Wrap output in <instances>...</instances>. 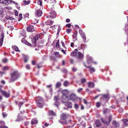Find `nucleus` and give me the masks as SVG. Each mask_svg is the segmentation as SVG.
Wrapping results in <instances>:
<instances>
[{"instance_id": "60", "label": "nucleus", "mask_w": 128, "mask_h": 128, "mask_svg": "<svg viewBox=\"0 0 128 128\" xmlns=\"http://www.w3.org/2000/svg\"><path fill=\"white\" fill-rule=\"evenodd\" d=\"M8 27L9 28H10V30H12L14 29L13 27L12 26H8Z\"/></svg>"}, {"instance_id": "44", "label": "nucleus", "mask_w": 128, "mask_h": 128, "mask_svg": "<svg viewBox=\"0 0 128 128\" xmlns=\"http://www.w3.org/2000/svg\"><path fill=\"white\" fill-rule=\"evenodd\" d=\"M82 88H80L78 89L77 90V92H80L81 91L83 90Z\"/></svg>"}, {"instance_id": "42", "label": "nucleus", "mask_w": 128, "mask_h": 128, "mask_svg": "<svg viewBox=\"0 0 128 128\" xmlns=\"http://www.w3.org/2000/svg\"><path fill=\"white\" fill-rule=\"evenodd\" d=\"M24 103L23 102H20V103H19V105H18V106H19V107L20 108L21 106L23 104H24Z\"/></svg>"}, {"instance_id": "63", "label": "nucleus", "mask_w": 128, "mask_h": 128, "mask_svg": "<svg viewBox=\"0 0 128 128\" xmlns=\"http://www.w3.org/2000/svg\"><path fill=\"white\" fill-rule=\"evenodd\" d=\"M70 21V20L69 19H67L66 20V22H69Z\"/></svg>"}, {"instance_id": "17", "label": "nucleus", "mask_w": 128, "mask_h": 128, "mask_svg": "<svg viewBox=\"0 0 128 128\" xmlns=\"http://www.w3.org/2000/svg\"><path fill=\"white\" fill-rule=\"evenodd\" d=\"M88 86L89 87L92 88H93L94 86V83L92 82H89L88 83Z\"/></svg>"}, {"instance_id": "48", "label": "nucleus", "mask_w": 128, "mask_h": 128, "mask_svg": "<svg viewBox=\"0 0 128 128\" xmlns=\"http://www.w3.org/2000/svg\"><path fill=\"white\" fill-rule=\"evenodd\" d=\"M26 68L28 70H30V66L29 64H27L26 66Z\"/></svg>"}, {"instance_id": "6", "label": "nucleus", "mask_w": 128, "mask_h": 128, "mask_svg": "<svg viewBox=\"0 0 128 128\" xmlns=\"http://www.w3.org/2000/svg\"><path fill=\"white\" fill-rule=\"evenodd\" d=\"M59 99L58 96H56L54 97V100H55L54 104L57 107H58L60 104L59 102L58 101Z\"/></svg>"}, {"instance_id": "12", "label": "nucleus", "mask_w": 128, "mask_h": 128, "mask_svg": "<svg viewBox=\"0 0 128 128\" xmlns=\"http://www.w3.org/2000/svg\"><path fill=\"white\" fill-rule=\"evenodd\" d=\"M34 27L32 26H30L27 28V31L28 32H32L34 30Z\"/></svg>"}, {"instance_id": "53", "label": "nucleus", "mask_w": 128, "mask_h": 128, "mask_svg": "<svg viewBox=\"0 0 128 128\" xmlns=\"http://www.w3.org/2000/svg\"><path fill=\"white\" fill-rule=\"evenodd\" d=\"M66 26L67 27L69 28H70V26H71V24H66Z\"/></svg>"}, {"instance_id": "47", "label": "nucleus", "mask_w": 128, "mask_h": 128, "mask_svg": "<svg viewBox=\"0 0 128 128\" xmlns=\"http://www.w3.org/2000/svg\"><path fill=\"white\" fill-rule=\"evenodd\" d=\"M79 33L81 35L83 34H84V32H83L81 30H79Z\"/></svg>"}, {"instance_id": "10", "label": "nucleus", "mask_w": 128, "mask_h": 128, "mask_svg": "<svg viewBox=\"0 0 128 128\" xmlns=\"http://www.w3.org/2000/svg\"><path fill=\"white\" fill-rule=\"evenodd\" d=\"M76 95L74 93L72 94L70 96L69 99L72 100H76ZM69 99H68V100Z\"/></svg>"}, {"instance_id": "2", "label": "nucleus", "mask_w": 128, "mask_h": 128, "mask_svg": "<svg viewBox=\"0 0 128 128\" xmlns=\"http://www.w3.org/2000/svg\"><path fill=\"white\" fill-rule=\"evenodd\" d=\"M68 116V115L65 113H63L61 115V119L60 120V122L62 124H68V122H66V119Z\"/></svg>"}, {"instance_id": "57", "label": "nucleus", "mask_w": 128, "mask_h": 128, "mask_svg": "<svg viewBox=\"0 0 128 128\" xmlns=\"http://www.w3.org/2000/svg\"><path fill=\"white\" fill-rule=\"evenodd\" d=\"M52 86V84H51L48 85L46 86V87L47 88H51Z\"/></svg>"}, {"instance_id": "34", "label": "nucleus", "mask_w": 128, "mask_h": 128, "mask_svg": "<svg viewBox=\"0 0 128 128\" xmlns=\"http://www.w3.org/2000/svg\"><path fill=\"white\" fill-rule=\"evenodd\" d=\"M8 0L9 1V3H12L16 5H17L18 4V3L17 2H16L12 0Z\"/></svg>"}, {"instance_id": "11", "label": "nucleus", "mask_w": 128, "mask_h": 128, "mask_svg": "<svg viewBox=\"0 0 128 128\" xmlns=\"http://www.w3.org/2000/svg\"><path fill=\"white\" fill-rule=\"evenodd\" d=\"M65 105L66 107L70 108H71L72 106V103L69 102H65Z\"/></svg>"}, {"instance_id": "21", "label": "nucleus", "mask_w": 128, "mask_h": 128, "mask_svg": "<svg viewBox=\"0 0 128 128\" xmlns=\"http://www.w3.org/2000/svg\"><path fill=\"white\" fill-rule=\"evenodd\" d=\"M37 102H38L39 101L40 102L43 103V99L40 96H38L37 97Z\"/></svg>"}, {"instance_id": "16", "label": "nucleus", "mask_w": 128, "mask_h": 128, "mask_svg": "<svg viewBox=\"0 0 128 128\" xmlns=\"http://www.w3.org/2000/svg\"><path fill=\"white\" fill-rule=\"evenodd\" d=\"M95 124L97 127H99L101 125V124L100 121L98 120H97L95 122Z\"/></svg>"}, {"instance_id": "36", "label": "nucleus", "mask_w": 128, "mask_h": 128, "mask_svg": "<svg viewBox=\"0 0 128 128\" xmlns=\"http://www.w3.org/2000/svg\"><path fill=\"white\" fill-rule=\"evenodd\" d=\"M101 104L99 102H97L96 103V106L97 107H99L100 105Z\"/></svg>"}, {"instance_id": "28", "label": "nucleus", "mask_w": 128, "mask_h": 128, "mask_svg": "<svg viewBox=\"0 0 128 128\" xmlns=\"http://www.w3.org/2000/svg\"><path fill=\"white\" fill-rule=\"evenodd\" d=\"M38 4L40 5V6H42V0H38Z\"/></svg>"}, {"instance_id": "3", "label": "nucleus", "mask_w": 128, "mask_h": 128, "mask_svg": "<svg viewBox=\"0 0 128 128\" xmlns=\"http://www.w3.org/2000/svg\"><path fill=\"white\" fill-rule=\"evenodd\" d=\"M87 58L88 64H90L92 63H93L95 64H97V62L94 61L92 58L88 54L87 55Z\"/></svg>"}, {"instance_id": "22", "label": "nucleus", "mask_w": 128, "mask_h": 128, "mask_svg": "<svg viewBox=\"0 0 128 128\" xmlns=\"http://www.w3.org/2000/svg\"><path fill=\"white\" fill-rule=\"evenodd\" d=\"M12 49L16 51V52L19 51L20 52V50H18V47L16 46H12Z\"/></svg>"}, {"instance_id": "61", "label": "nucleus", "mask_w": 128, "mask_h": 128, "mask_svg": "<svg viewBox=\"0 0 128 128\" xmlns=\"http://www.w3.org/2000/svg\"><path fill=\"white\" fill-rule=\"evenodd\" d=\"M70 31V29H67L66 30V31L69 34Z\"/></svg>"}, {"instance_id": "8", "label": "nucleus", "mask_w": 128, "mask_h": 128, "mask_svg": "<svg viewBox=\"0 0 128 128\" xmlns=\"http://www.w3.org/2000/svg\"><path fill=\"white\" fill-rule=\"evenodd\" d=\"M56 15V12L54 11L51 12H50V18H55Z\"/></svg>"}, {"instance_id": "43", "label": "nucleus", "mask_w": 128, "mask_h": 128, "mask_svg": "<svg viewBox=\"0 0 128 128\" xmlns=\"http://www.w3.org/2000/svg\"><path fill=\"white\" fill-rule=\"evenodd\" d=\"M35 21L32 22V23L34 24H36V23H38V20H35Z\"/></svg>"}, {"instance_id": "64", "label": "nucleus", "mask_w": 128, "mask_h": 128, "mask_svg": "<svg viewBox=\"0 0 128 128\" xmlns=\"http://www.w3.org/2000/svg\"><path fill=\"white\" fill-rule=\"evenodd\" d=\"M15 14L16 16H18V12L17 10H16L15 12Z\"/></svg>"}, {"instance_id": "50", "label": "nucleus", "mask_w": 128, "mask_h": 128, "mask_svg": "<svg viewBox=\"0 0 128 128\" xmlns=\"http://www.w3.org/2000/svg\"><path fill=\"white\" fill-rule=\"evenodd\" d=\"M0 124L2 125V126L5 125V123L3 121L0 122Z\"/></svg>"}, {"instance_id": "7", "label": "nucleus", "mask_w": 128, "mask_h": 128, "mask_svg": "<svg viewBox=\"0 0 128 128\" xmlns=\"http://www.w3.org/2000/svg\"><path fill=\"white\" fill-rule=\"evenodd\" d=\"M68 92L67 90H64L62 91V93L63 95V98L65 97L67 99H68V98L67 95L68 94Z\"/></svg>"}, {"instance_id": "14", "label": "nucleus", "mask_w": 128, "mask_h": 128, "mask_svg": "<svg viewBox=\"0 0 128 128\" xmlns=\"http://www.w3.org/2000/svg\"><path fill=\"white\" fill-rule=\"evenodd\" d=\"M42 14V11L40 10H37L35 12V16H36L39 17Z\"/></svg>"}, {"instance_id": "58", "label": "nucleus", "mask_w": 128, "mask_h": 128, "mask_svg": "<svg viewBox=\"0 0 128 128\" xmlns=\"http://www.w3.org/2000/svg\"><path fill=\"white\" fill-rule=\"evenodd\" d=\"M54 22V21H50V23L48 24V25L50 26L52 25V24Z\"/></svg>"}, {"instance_id": "62", "label": "nucleus", "mask_w": 128, "mask_h": 128, "mask_svg": "<svg viewBox=\"0 0 128 128\" xmlns=\"http://www.w3.org/2000/svg\"><path fill=\"white\" fill-rule=\"evenodd\" d=\"M84 102V104H86L87 103V102L86 100L84 99L83 100Z\"/></svg>"}, {"instance_id": "19", "label": "nucleus", "mask_w": 128, "mask_h": 128, "mask_svg": "<svg viewBox=\"0 0 128 128\" xmlns=\"http://www.w3.org/2000/svg\"><path fill=\"white\" fill-rule=\"evenodd\" d=\"M48 114L49 115L52 116H55L56 114L52 110H50L48 112Z\"/></svg>"}, {"instance_id": "46", "label": "nucleus", "mask_w": 128, "mask_h": 128, "mask_svg": "<svg viewBox=\"0 0 128 128\" xmlns=\"http://www.w3.org/2000/svg\"><path fill=\"white\" fill-rule=\"evenodd\" d=\"M2 114L4 117H5L7 116V114L6 113L2 112Z\"/></svg>"}, {"instance_id": "51", "label": "nucleus", "mask_w": 128, "mask_h": 128, "mask_svg": "<svg viewBox=\"0 0 128 128\" xmlns=\"http://www.w3.org/2000/svg\"><path fill=\"white\" fill-rule=\"evenodd\" d=\"M8 68L7 66H5L4 67V70H8Z\"/></svg>"}, {"instance_id": "15", "label": "nucleus", "mask_w": 128, "mask_h": 128, "mask_svg": "<svg viewBox=\"0 0 128 128\" xmlns=\"http://www.w3.org/2000/svg\"><path fill=\"white\" fill-rule=\"evenodd\" d=\"M83 54L81 53V52H79L78 53L77 58H78L81 59L83 57Z\"/></svg>"}, {"instance_id": "41", "label": "nucleus", "mask_w": 128, "mask_h": 128, "mask_svg": "<svg viewBox=\"0 0 128 128\" xmlns=\"http://www.w3.org/2000/svg\"><path fill=\"white\" fill-rule=\"evenodd\" d=\"M74 107L76 109H78V105L76 104H75L74 105Z\"/></svg>"}, {"instance_id": "5", "label": "nucleus", "mask_w": 128, "mask_h": 128, "mask_svg": "<svg viewBox=\"0 0 128 128\" xmlns=\"http://www.w3.org/2000/svg\"><path fill=\"white\" fill-rule=\"evenodd\" d=\"M112 118V116H110L108 118V122L104 121L103 118H101V120L104 124H106V125H108L110 124V123L111 120Z\"/></svg>"}, {"instance_id": "23", "label": "nucleus", "mask_w": 128, "mask_h": 128, "mask_svg": "<svg viewBox=\"0 0 128 128\" xmlns=\"http://www.w3.org/2000/svg\"><path fill=\"white\" fill-rule=\"evenodd\" d=\"M103 98H104V100H106L108 98V94H104L102 95Z\"/></svg>"}, {"instance_id": "52", "label": "nucleus", "mask_w": 128, "mask_h": 128, "mask_svg": "<svg viewBox=\"0 0 128 128\" xmlns=\"http://www.w3.org/2000/svg\"><path fill=\"white\" fill-rule=\"evenodd\" d=\"M3 9L1 8H0V14H1L3 12Z\"/></svg>"}, {"instance_id": "1", "label": "nucleus", "mask_w": 128, "mask_h": 128, "mask_svg": "<svg viewBox=\"0 0 128 128\" xmlns=\"http://www.w3.org/2000/svg\"><path fill=\"white\" fill-rule=\"evenodd\" d=\"M19 76V73L16 71H15L11 74V78L10 82L14 81L17 80Z\"/></svg>"}, {"instance_id": "13", "label": "nucleus", "mask_w": 128, "mask_h": 128, "mask_svg": "<svg viewBox=\"0 0 128 128\" xmlns=\"http://www.w3.org/2000/svg\"><path fill=\"white\" fill-rule=\"evenodd\" d=\"M84 65L86 67L89 68V71L91 74L92 73L95 71V70L94 68L91 66H86L85 64H84Z\"/></svg>"}, {"instance_id": "24", "label": "nucleus", "mask_w": 128, "mask_h": 128, "mask_svg": "<svg viewBox=\"0 0 128 128\" xmlns=\"http://www.w3.org/2000/svg\"><path fill=\"white\" fill-rule=\"evenodd\" d=\"M23 3L25 5H26L30 3V1H26L24 0L23 1Z\"/></svg>"}, {"instance_id": "59", "label": "nucleus", "mask_w": 128, "mask_h": 128, "mask_svg": "<svg viewBox=\"0 0 128 128\" xmlns=\"http://www.w3.org/2000/svg\"><path fill=\"white\" fill-rule=\"evenodd\" d=\"M0 128H8L6 126H0Z\"/></svg>"}, {"instance_id": "39", "label": "nucleus", "mask_w": 128, "mask_h": 128, "mask_svg": "<svg viewBox=\"0 0 128 128\" xmlns=\"http://www.w3.org/2000/svg\"><path fill=\"white\" fill-rule=\"evenodd\" d=\"M128 26L127 25L125 24V32H128Z\"/></svg>"}, {"instance_id": "37", "label": "nucleus", "mask_w": 128, "mask_h": 128, "mask_svg": "<svg viewBox=\"0 0 128 128\" xmlns=\"http://www.w3.org/2000/svg\"><path fill=\"white\" fill-rule=\"evenodd\" d=\"M6 19L7 20H12L14 19V18H13L10 17H8L6 18Z\"/></svg>"}, {"instance_id": "49", "label": "nucleus", "mask_w": 128, "mask_h": 128, "mask_svg": "<svg viewBox=\"0 0 128 128\" xmlns=\"http://www.w3.org/2000/svg\"><path fill=\"white\" fill-rule=\"evenodd\" d=\"M7 61V59L6 58H4L2 60V62L4 63L6 62Z\"/></svg>"}, {"instance_id": "38", "label": "nucleus", "mask_w": 128, "mask_h": 128, "mask_svg": "<svg viewBox=\"0 0 128 128\" xmlns=\"http://www.w3.org/2000/svg\"><path fill=\"white\" fill-rule=\"evenodd\" d=\"M86 80L85 78H83L82 79L81 82L82 83H83L86 82Z\"/></svg>"}, {"instance_id": "35", "label": "nucleus", "mask_w": 128, "mask_h": 128, "mask_svg": "<svg viewBox=\"0 0 128 128\" xmlns=\"http://www.w3.org/2000/svg\"><path fill=\"white\" fill-rule=\"evenodd\" d=\"M61 85V83L60 82H57L56 84V88L59 87Z\"/></svg>"}, {"instance_id": "30", "label": "nucleus", "mask_w": 128, "mask_h": 128, "mask_svg": "<svg viewBox=\"0 0 128 128\" xmlns=\"http://www.w3.org/2000/svg\"><path fill=\"white\" fill-rule=\"evenodd\" d=\"M51 1L50 3L52 5L54 6L56 2V0H50Z\"/></svg>"}, {"instance_id": "45", "label": "nucleus", "mask_w": 128, "mask_h": 128, "mask_svg": "<svg viewBox=\"0 0 128 128\" xmlns=\"http://www.w3.org/2000/svg\"><path fill=\"white\" fill-rule=\"evenodd\" d=\"M22 42L26 44V42H27L26 40L24 39H22L21 40Z\"/></svg>"}, {"instance_id": "9", "label": "nucleus", "mask_w": 128, "mask_h": 128, "mask_svg": "<svg viewBox=\"0 0 128 128\" xmlns=\"http://www.w3.org/2000/svg\"><path fill=\"white\" fill-rule=\"evenodd\" d=\"M4 35L3 33H2L0 36V46H1L3 42Z\"/></svg>"}, {"instance_id": "25", "label": "nucleus", "mask_w": 128, "mask_h": 128, "mask_svg": "<svg viewBox=\"0 0 128 128\" xmlns=\"http://www.w3.org/2000/svg\"><path fill=\"white\" fill-rule=\"evenodd\" d=\"M23 57L24 62L26 63L27 62V60H28V58L27 56H24Z\"/></svg>"}, {"instance_id": "55", "label": "nucleus", "mask_w": 128, "mask_h": 128, "mask_svg": "<svg viewBox=\"0 0 128 128\" xmlns=\"http://www.w3.org/2000/svg\"><path fill=\"white\" fill-rule=\"evenodd\" d=\"M108 109H105L104 110V114L106 113L107 111L108 110Z\"/></svg>"}, {"instance_id": "56", "label": "nucleus", "mask_w": 128, "mask_h": 128, "mask_svg": "<svg viewBox=\"0 0 128 128\" xmlns=\"http://www.w3.org/2000/svg\"><path fill=\"white\" fill-rule=\"evenodd\" d=\"M72 70L74 72H75L77 70V69L76 68H72Z\"/></svg>"}, {"instance_id": "33", "label": "nucleus", "mask_w": 128, "mask_h": 128, "mask_svg": "<svg viewBox=\"0 0 128 128\" xmlns=\"http://www.w3.org/2000/svg\"><path fill=\"white\" fill-rule=\"evenodd\" d=\"M82 37V38L84 40H85L86 39V37L85 36L84 34H82V35H81Z\"/></svg>"}, {"instance_id": "31", "label": "nucleus", "mask_w": 128, "mask_h": 128, "mask_svg": "<svg viewBox=\"0 0 128 128\" xmlns=\"http://www.w3.org/2000/svg\"><path fill=\"white\" fill-rule=\"evenodd\" d=\"M112 124L114 126H118V124L115 121H114L112 122Z\"/></svg>"}, {"instance_id": "26", "label": "nucleus", "mask_w": 128, "mask_h": 128, "mask_svg": "<svg viewBox=\"0 0 128 128\" xmlns=\"http://www.w3.org/2000/svg\"><path fill=\"white\" fill-rule=\"evenodd\" d=\"M124 124L125 125L128 124V120L124 119L123 120Z\"/></svg>"}, {"instance_id": "40", "label": "nucleus", "mask_w": 128, "mask_h": 128, "mask_svg": "<svg viewBox=\"0 0 128 128\" xmlns=\"http://www.w3.org/2000/svg\"><path fill=\"white\" fill-rule=\"evenodd\" d=\"M19 19L18 20V21H20V20H21L22 18V14H20L19 15Z\"/></svg>"}, {"instance_id": "27", "label": "nucleus", "mask_w": 128, "mask_h": 128, "mask_svg": "<svg viewBox=\"0 0 128 128\" xmlns=\"http://www.w3.org/2000/svg\"><path fill=\"white\" fill-rule=\"evenodd\" d=\"M59 40H58L56 42V47L57 48H59L60 45L59 44Z\"/></svg>"}, {"instance_id": "20", "label": "nucleus", "mask_w": 128, "mask_h": 128, "mask_svg": "<svg viewBox=\"0 0 128 128\" xmlns=\"http://www.w3.org/2000/svg\"><path fill=\"white\" fill-rule=\"evenodd\" d=\"M37 120L36 119L34 118L32 120L31 123L32 124H37Z\"/></svg>"}, {"instance_id": "54", "label": "nucleus", "mask_w": 128, "mask_h": 128, "mask_svg": "<svg viewBox=\"0 0 128 128\" xmlns=\"http://www.w3.org/2000/svg\"><path fill=\"white\" fill-rule=\"evenodd\" d=\"M26 44L29 46H31L32 45L29 43L28 42H26Z\"/></svg>"}, {"instance_id": "4", "label": "nucleus", "mask_w": 128, "mask_h": 128, "mask_svg": "<svg viewBox=\"0 0 128 128\" xmlns=\"http://www.w3.org/2000/svg\"><path fill=\"white\" fill-rule=\"evenodd\" d=\"M38 36H36L33 37V39H32V42L34 46L36 45V41L38 40Z\"/></svg>"}, {"instance_id": "32", "label": "nucleus", "mask_w": 128, "mask_h": 128, "mask_svg": "<svg viewBox=\"0 0 128 128\" xmlns=\"http://www.w3.org/2000/svg\"><path fill=\"white\" fill-rule=\"evenodd\" d=\"M64 85L65 86H67L68 85V82L67 81H65L64 82Z\"/></svg>"}, {"instance_id": "18", "label": "nucleus", "mask_w": 128, "mask_h": 128, "mask_svg": "<svg viewBox=\"0 0 128 128\" xmlns=\"http://www.w3.org/2000/svg\"><path fill=\"white\" fill-rule=\"evenodd\" d=\"M37 104L38 107L40 108H42L43 107V103L40 102L39 101L37 102Z\"/></svg>"}, {"instance_id": "29", "label": "nucleus", "mask_w": 128, "mask_h": 128, "mask_svg": "<svg viewBox=\"0 0 128 128\" xmlns=\"http://www.w3.org/2000/svg\"><path fill=\"white\" fill-rule=\"evenodd\" d=\"M77 53H78L76 52H73L71 53V55L72 56H76Z\"/></svg>"}]
</instances>
